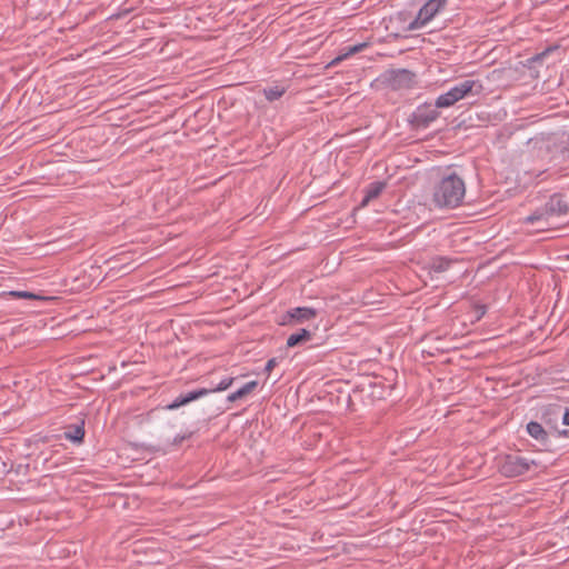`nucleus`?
I'll use <instances>...</instances> for the list:
<instances>
[{
    "label": "nucleus",
    "mask_w": 569,
    "mask_h": 569,
    "mask_svg": "<svg viewBox=\"0 0 569 569\" xmlns=\"http://www.w3.org/2000/svg\"><path fill=\"white\" fill-rule=\"evenodd\" d=\"M465 194V181L453 172L443 177L433 187L432 201L437 208L455 209L462 203Z\"/></svg>",
    "instance_id": "obj_1"
},
{
    "label": "nucleus",
    "mask_w": 569,
    "mask_h": 569,
    "mask_svg": "<svg viewBox=\"0 0 569 569\" xmlns=\"http://www.w3.org/2000/svg\"><path fill=\"white\" fill-rule=\"evenodd\" d=\"M483 91V84L479 80L465 79L455 83L448 91L440 94L436 101V108H449L462 99L477 97Z\"/></svg>",
    "instance_id": "obj_2"
},
{
    "label": "nucleus",
    "mask_w": 569,
    "mask_h": 569,
    "mask_svg": "<svg viewBox=\"0 0 569 569\" xmlns=\"http://www.w3.org/2000/svg\"><path fill=\"white\" fill-rule=\"evenodd\" d=\"M569 213V201L566 196L560 193L552 194L546 204L538 208L528 216L525 221L527 223H536L539 221L548 222L550 217H560Z\"/></svg>",
    "instance_id": "obj_3"
},
{
    "label": "nucleus",
    "mask_w": 569,
    "mask_h": 569,
    "mask_svg": "<svg viewBox=\"0 0 569 569\" xmlns=\"http://www.w3.org/2000/svg\"><path fill=\"white\" fill-rule=\"evenodd\" d=\"M378 81L392 91L408 90L416 84V73L408 69H388L379 76Z\"/></svg>",
    "instance_id": "obj_4"
},
{
    "label": "nucleus",
    "mask_w": 569,
    "mask_h": 569,
    "mask_svg": "<svg viewBox=\"0 0 569 569\" xmlns=\"http://www.w3.org/2000/svg\"><path fill=\"white\" fill-rule=\"evenodd\" d=\"M233 381H234L233 377H227V378H223L216 387L200 388L197 390L189 391L184 395H180L171 403L167 405L164 407V409L166 410H174V409L186 406L194 400H198L211 392H219V391L227 390L229 387L232 386Z\"/></svg>",
    "instance_id": "obj_5"
},
{
    "label": "nucleus",
    "mask_w": 569,
    "mask_h": 569,
    "mask_svg": "<svg viewBox=\"0 0 569 569\" xmlns=\"http://www.w3.org/2000/svg\"><path fill=\"white\" fill-rule=\"evenodd\" d=\"M448 4V0H428L419 10L416 19L410 22L409 29L415 30L426 26L438 13L442 12Z\"/></svg>",
    "instance_id": "obj_6"
},
{
    "label": "nucleus",
    "mask_w": 569,
    "mask_h": 569,
    "mask_svg": "<svg viewBox=\"0 0 569 569\" xmlns=\"http://www.w3.org/2000/svg\"><path fill=\"white\" fill-rule=\"evenodd\" d=\"M531 465H536L533 460L521 456L508 455L500 466V472L505 477L513 478L528 472Z\"/></svg>",
    "instance_id": "obj_7"
},
{
    "label": "nucleus",
    "mask_w": 569,
    "mask_h": 569,
    "mask_svg": "<svg viewBox=\"0 0 569 569\" xmlns=\"http://www.w3.org/2000/svg\"><path fill=\"white\" fill-rule=\"evenodd\" d=\"M438 108L428 104L419 106L408 118L409 123L415 129L428 128L438 117Z\"/></svg>",
    "instance_id": "obj_8"
},
{
    "label": "nucleus",
    "mask_w": 569,
    "mask_h": 569,
    "mask_svg": "<svg viewBox=\"0 0 569 569\" xmlns=\"http://www.w3.org/2000/svg\"><path fill=\"white\" fill-rule=\"evenodd\" d=\"M318 316V310L311 307H297L289 309L282 316L281 326H293L313 320Z\"/></svg>",
    "instance_id": "obj_9"
},
{
    "label": "nucleus",
    "mask_w": 569,
    "mask_h": 569,
    "mask_svg": "<svg viewBox=\"0 0 569 569\" xmlns=\"http://www.w3.org/2000/svg\"><path fill=\"white\" fill-rule=\"evenodd\" d=\"M560 412L559 406L549 407L546 409V411L542 415V421L555 432L558 437L568 438L569 437V430L568 429H558V417Z\"/></svg>",
    "instance_id": "obj_10"
},
{
    "label": "nucleus",
    "mask_w": 569,
    "mask_h": 569,
    "mask_svg": "<svg viewBox=\"0 0 569 569\" xmlns=\"http://www.w3.org/2000/svg\"><path fill=\"white\" fill-rule=\"evenodd\" d=\"M84 433V420H81L79 423L69 425L63 436L73 443H82Z\"/></svg>",
    "instance_id": "obj_11"
},
{
    "label": "nucleus",
    "mask_w": 569,
    "mask_h": 569,
    "mask_svg": "<svg viewBox=\"0 0 569 569\" xmlns=\"http://www.w3.org/2000/svg\"><path fill=\"white\" fill-rule=\"evenodd\" d=\"M386 188V182L375 181L366 188V194L361 201V207H366L371 200L378 198Z\"/></svg>",
    "instance_id": "obj_12"
},
{
    "label": "nucleus",
    "mask_w": 569,
    "mask_h": 569,
    "mask_svg": "<svg viewBox=\"0 0 569 569\" xmlns=\"http://www.w3.org/2000/svg\"><path fill=\"white\" fill-rule=\"evenodd\" d=\"M313 333L308 329H300L297 332L290 335L287 339V347L295 348L301 346L312 339Z\"/></svg>",
    "instance_id": "obj_13"
},
{
    "label": "nucleus",
    "mask_w": 569,
    "mask_h": 569,
    "mask_svg": "<svg viewBox=\"0 0 569 569\" xmlns=\"http://www.w3.org/2000/svg\"><path fill=\"white\" fill-rule=\"evenodd\" d=\"M527 432L529 433L530 437L539 441L541 445H546L548 441V431L542 427L541 423L537 421H530L527 425Z\"/></svg>",
    "instance_id": "obj_14"
},
{
    "label": "nucleus",
    "mask_w": 569,
    "mask_h": 569,
    "mask_svg": "<svg viewBox=\"0 0 569 569\" xmlns=\"http://www.w3.org/2000/svg\"><path fill=\"white\" fill-rule=\"evenodd\" d=\"M257 386H258V381H256V380L249 381L246 385H243L240 389H238L237 391L230 393L227 397V400L229 402H234L239 399H242V398L247 397L248 395H250L257 388Z\"/></svg>",
    "instance_id": "obj_15"
},
{
    "label": "nucleus",
    "mask_w": 569,
    "mask_h": 569,
    "mask_svg": "<svg viewBox=\"0 0 569 569\" xmlns=\"http://www.w3.org/2000/svg\"><path fill=\"white\" fill-rule=\"evenodd\" d=\"M287 91V87L276 84L263 89V96L269 102L280 99Z\"/></svg>",
    "instance_id": "obj_16"
},
{
    "label": "nucleus",
    "mask_w": 569,
    "mask_h": 569,
    "mask_svg": "<svg viewBox=\"0 0 569 569\" xmlns=\"http://www.w3.org/2000/svg\"><path fill=\"white\" fill-rule=\"evenodd\" d=\"M452 260L447 257H435L431 259L430 268L433 272L440 273L449 269Z\"/></svg>",
    "instance_id": "obj_17"
},
{
    "label": "nucleus",
    "mask_w": 569,
    "mask_h": 569,
    "mask_svg": "<svg viewBox=\"0 0 569 569\" xmlns=\"http://www.w3.org/2000/svg\"><path fill=\"white\" fill-rule=\"evenodd\" d=\"M550 51H551V49L548 48V49L543 50L542 52L532 56L531 58L527 59L525 66L528 68H532L535 66V63L541 62Z\"/></svg>",
    "instance_id": "obj_18"
},
{
    "label": "nucleus",
    "mask_w": 569,
    "mask_h": 569,
    "mask_svg": "<svg viewBox=\"0 0 569 569\" xmlns=\"http://www.w3.org/2000/svg\"><path fill=\"white\" fill-rule=\"evenodd\" d=\"M365 47H366V43H360V44H355L352 47H349V48H347V52L346 53H343L342 56L337 57L332 62L335 63L337 61H341L342 59H345V58H347V57H349L351 54H355V53L361 51L362 48H365Z\"/></svg>",
    "instance_id": "obj_19"
},
{
    "label": "nucleus",
    "mask_w": 569,
    "mask_h": 569,
    "mask_svg": "<svg viewBox=\"0 0 569 569\" xmlns=\"http://www.w3.org/2000/svg\"><path fill=\"white\" fill-rule=\"evenodd\" d=\"M12 296L24 298V299H38L39 297L29 291H12Z\"/></svg>",
    "instance_id": "obj_20"
},
{
    "label": "nucleus",
    "mask_w": 569,
    "mask_h": 569,
    "mask_svg": "<svg viewBox=\"0 0 569 569\" xmlns=\"http://www.w3.org/2000/svg\"><path fill=\"white\" fill-rule=\"evenodd\" d=\"M277 365H278L277 358L269 359L266 363L264 371L267 373H270Z\"/></svg>",
    "instance_id": "obj_21"
},
{
    "label": "nucleus",
    "mask_w": 569,
    "mask_h": 569,
    "mask_svg": "<svg viewBox=\"0 0 569 569\" xmlns=\"http://www.w3.org/2000/svg\"><path fill=\"white\" fill-rule=\"evenodd\" d=\"M476 312H477V319L478 320L481 319L486 313V306H483V305L476 306Z\"/></svg>",
    "instance_id": "obj_22"
},
{
    "label": "nucleus",
    "mask_w": 569,
    "mask_h": 569,
    "mask_svg": "<svg viewBox=\"0 0 569 569\" xmlns=\"http://www.w3.org/2000/svg\"><path fill=\"white\" fill-rule=\"evenodd\" d=\"M192 435H193V432H189V433L183 435V436H177V437L174 438V443H176V445H177V443H181L183 440H187V439L191 438V436H192Z\"/></svg>",
    "instance_id": "obj_23"
},
{
    "label": "nucleus",
    "mask_w": 569,
    "mask_h": 569,
    "mask_svg": "<svg viewBox=\"0 0 569 569\" xmlns=\"http://www.w3.org/2000/svg\"><path fill=\"white\" fill-rule=\"evenodd\" d=\"M562 423L566 426H569V407L566 408V410L562 415Z\"/></svg>",
    "instance_id": "obj_24"
},
{
    "label": "nucleus",
    "mask_w": 569,
    "mask_h": 569,
    "mask_svg": "<svg viewBox=\"0 0 569 569\" xmlns=\"http://www.w3.org/2000/svg\"><path fill=\"white\" fill-rule=\"evenodd\" d=\"M555 147L561 152V160H566V148L562 146V143L556 144Z\"/></svg>",
    "instance_id": "obj_25"
}]
</instances>
